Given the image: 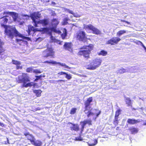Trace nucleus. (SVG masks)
<instances>
[{
  "instance_id": "nucleus-1",
  "label": "nucleus",
  "mask_w": 146,
  "mask_h": 146,
  "mask_svg": "<svg viewBox=\"0 0 146 146\" xmlns=\"http://www.w3.org/2000/svg\"><path fill=\"white\" fill-rule=\"evenodd\" d=\"M5 34L7 37L12 39L14 36H19L22 38L23 39H26L28 40H30V38L23 36L22 34L19 33L15 27L11 26H7L5 25Z\"/></svg>"
},
{
  "instance_id": "nucleus-2",
  "label": "nucleus",
  "mask_w": 146,
  "mask_h": 146,
  "mask_svg": "<svg viewBox=\"0 0 146 146\" xmlns=\"http://www.w3.org/2000/svg\"><path fill=\"white\" fill-rule=\"evenodd\" d=\"M40 14L38 12H35L30 15V17L34 23V25L35 27H38V24L41 25L43 27L46 26L48 24L49 19L48 18H44L38 21H36V19L40 18Z\"/></svg>"
},
{
  "instance_id": "nucleus-3",
  "label": "nucleus",
  "mask_w": 146,
  "mask_h": 146,
  "mask_svg": "<svg viewBox=\"0 0 146 146\" xmlns=\"http://www.w3.org/2000/svg\"><path fill=\"white\" fill-rule=\"evenodd\" d=\"M94 48L93 44H90L88 45H84L81 47L77 53V55L79 56H82L85 58L88 59L90 58V54L91 51Z\"/></svg>"
},
{
  "instance_id": "nucleus-4",
  "label": "nucleus",
  "mask_w": 146,
  "mask_h": 146,
  "mask_svg": "<svg viewBox=\"0 0 146 146\" xmlns=\"http://www.w3.org/2000/svg\"><path fill=\"white\" fill-rule=\"evenodd\" d=\"M30 81V77L28 74L26 73H22L21 75L18 76L17 82L18 83H23V87L27 88L28 87H31L33 86V82H29Z\"/></svg>"
},
{
  "instance_id": "nucleus-5",
  "label": "nucleus",
  "mask_w": 146,
  "mask_h": 146,
  "mask_svg": "<svg viewBox=\"0 0 146 146\" xmlns=\"http://www.w3.org/2000/svg\"><path fill=\"white\" fill-rule=\"evenodd\" d=\"M93 98L92 97H90L87 98L86 101L84 102L85 110L84 111L86 114H87V117H89L91 116H93L95 114L92 111V108L90 106L91 105L90 103L92 102Z\"/></svg>"
},
{
  "instance_id": "nucleus-6",
  "label": "nucleus",
  "mask_w": 146,
  "mask_h": 146,
  "mask_svg": "<svg viewBox=\"0 0 146 146\" xmlns=\"http://www.w3.org/2000/svg\"><path fill=\"white\" fill-rule=\"evenodd\" d=\"M24 135L26 137L27 140L29 141L31 143L35 146H40L42 144L41 142L40 141L36 140L34 136L30 134L29 132L24 133Z\"/></svg>"
},
{
  "instance_id": "nucleus-7",
  "label": "nucleus",
  "mask_w": 146,
  "mask_h": 146,
  "mask_svg": "<svg viewBox=\"0 0 146 146\" xmlns=\"http://www.w3.org/2000/svg\"><path fill=\"white\" fill-rule=\"evenodd\" d=\"M48 44L46 45L47 48L43 51V53L44 55L43 57L44 58H47L48 57H51L52 58H54L55 56V52L53 48L51 46L47 47Z\"/></svg>"
},
{
  "instance_id": "nucleus-8",
  "label": "nucleus",
  "mask_w": 146,
  "mask_h": 146,
  "mask_svg": "<svg viewBox=\"0 0 146 146\" xmlns=\"http://www.w3.org/2000/svg\"><path fill=\"white\" fill-rule=\"evenodd\" d=\"M76 38L80 41L85 42L87 40L86 34L85 32L83 31H78L76 34Z\"/></svg>"
},
{
  "instance_id": "nucleus-9",
  "label": "nucleus",
  "mask_w": 146,
  "mask_h": 146,
  "mask_svg": "<svg viewBox=\"0 0 146 146\" xmlns=\"http://www.w3.org/2000/svg\"><path fill=\"white\" fill-rule=\"evenodd\" d=\"M84 28L85 29H87L92 31V33L96 35H100L101 34V32L99 30L90 24L84 26Z\"/></svg>"
},
{
  "instance_id": "nucleus-10",
  "label": "nucleus",
  "mask_w": 146,
  "mask_h": 146,
  "mask_svg": "<svg viewBox=\"0 0 146 146\" xmlns=\"http://www.w3.org/2000/svg\"><path fill=\"white\" fill-rule=\"evenodd\" d=\"M87 124H88L89 126L92 125V121L90 119H87L80 122V124L81 125L80 131V134L82 133L84 131L85 126Z\"/></svg>"
},
{
  "instance_id": "nucleus-11",
  "label": "nucleus",
  "mask_w": 146,
  "mask_h": 146,
  "mask_svg": "<svg viewBox=\"0 0 146 146\" xmlns=\"http://www.w3.org/2000/svg\"><path fill=\"white\" fill-rule=\"evenodd\" d=\"M121 40V39L119 37H113L108 40L106 43V44H109L111 45H114L118 44V42Z\"/></svg>"
},
{
  "instance_id": "nucleus-12",
  "label": "nucleus",
  "mask_w": 146,
  "mask_h": 146,
  "mask_svg": "<svg viewBox=\"0 0 146 146\" xmlns=\"http://www.w3.org/2000/svg\"><path fill=\"white\" fill-rule=\"evenodd\" d=\"M59 22L58 19L56 18L53 19L51 20V25L52 27L51 28V30L54 32L56 31V28L59 24Z\"/></svg>"
},
{
  "instance_id": "nucleus-13",
  "label": "nucleus",
  "mask_w": 146,
  "mask_h": 146,
  "mask_svg": "<svg viewBox=\"0 0 146 146\" xmlns=\"http://www.w3.org/2000/svg\"><path fill=\"white\" fill-rule=\"evenodd\" d=\"M92 62L94 65L96 69L100 65L102 60L100 58H96L93 60Z\"/></svg>"
},
{
  "instance_id": "nucleus-14",
  "label": "nucleus",
  "mask_w": 146,
  "mask_h": 146,
  "mask_svg": "<svg viewBox=\"0 0 146 146\" xmlns=\"http://www.w3.org/2000/svg\"><path fill=\"white\" fill-rule=\"evenodd\" d=\"M43 63H47L48 64H59L60 65V66H64L65 68H68V66L66 65L64 63H60V62H56V61H44V62H43Z\"/></svg>"
},
{
  "instance_id": "nucleus-15",
  "label": "nucleus",
  "mask_w": 146,
  "mask_h": 146,
  "mask_svg": "<svg viewBox=\"0 0 146 146\" xmlns=\"http://www.w3.org/2000/svg\"><path fill=\"white\" fill-rule=\"evenodd\" d=\"M12 64L16 66L17 69H22L23 68L22 66L21 65V63L20 61L13 59L12 60Z\"/></svg>"
},
{
  "instance_id": "nucleus-16",
  "label": "nucleus",
  "mask_w": 146,
  "mask_h": 146,
  "mask_svg": "<svg viewBox=\"0 0 146 146\" xmlns=\"http://www.w3.org/2000/svg\"><path fill=\"white\" fill-rule=\"evenodd\" d=\"M68 124L72 125V126L70 127L71 131H77L80 130L79 126L78 124L73 123L71 122H68Z\"/></svg>"
},
{
  "instance_id": "nucleus-17",
  "label": "nucleus",
  "mask_w": 146,
  "mask_h": 146,
  "mask_svg": "<svg viewBox=\"0 0 146 146\" xmlns=\"http://www.w3.org/2000/svg\"><path fill=\"white\" fill-rule=\"evenodd\" d=\"M140 122L139 119H135L129 118L127 121V122L130 125H134L139 123Z\"/></svg>"
},
{
  "instance_id": "nucleus-18",
  "label": "nucleus",
  "mask_w": 146,
  "mask_h": 146,
  "mask_svg": "<svg viewBox=\"0 0 146 146\" xmlns=\"http://www.w3.org/2000/svg\"><path fill=\"white\" fill-rule=\"evenodd\" d=\"M72 45L71 42H65L63 45L64 48L65 49L69 51L72 50Z\"/></svg>"
},
{
  "instance_id": "nucleus-19",
  "label": "nucleus",
  "mask_w": 146,
  "mask_h": 146,
  "mask_svg": "<svg viewBox=\"0 0 146 146\" xmlns=\"http://www.w3.org/2000/svg\"><path fill=\"white\" fill-rule=\"evenodd\" d=\"M86 67L87 69L89 70H93L96 69L92 62L86 65Z\"/></svg>"
},
{
  "instance_id": "nucleus-20",
  "label": "nucleus",
  "mask_w": 146,
  "mask_h": 146,
  "mask_svg": "<svg viewBox=\"0 0 146 146\" xmlns=\"http://www.w3.org/2000/svg\"><path fill=\"white\" fill-rule=\"evenodd\" d=\"M125 101L126 104L128 106L132 107V103L130 98L128 97L125 98Z\"/></svg>"
},
{
  "instance_id": "nucleus-21",
  "label": "nucleus",
  "mask_w": 146,
  "mask_h": 146,
  "mask_svg": "<svg viewBox=\"0 0 146 146\" xmlns=\"http://www.w3.org/2000/svg\"><path fill=\"white\" fill-rule=\"evenodd\" d=\"M42 91L40 90H33V92L35 94L37 97H39L41 96Z\"/></svg>"
},
{
  "instance_id": "nucleus-22",
  "label": "nucleus",
  "mask_w": 146,
  "mask_h": 146,
  "mask_svg": "<svg viewBox=\"0 0 146 146\" xmlns=\"http://www.w3.org/2000/svg\"><path fill=\"white\" fill-rule=\"evenodd\" d=\"M97 141L96 139H91L88 142V144L90 146H92L95 145L97 143Z\"/></svg>"
},
{
  "instance_id": "nucleus-23",
  "label": "nucleus",
  "mask_w": 146,
  "mask_h": 146,
  "mask_svg": "<svg viewBox=\"0 0 146 146\" xmlns=\"http://www.w3.org/2000/svg\"><path fill=\"white\" fill-rule=\"evenodd\" d=\"M129 130L132 134H134L138 132V129L135 128L131 127L129 128Z\"/></svg>"
},
{
  "instance_id": "nucleus-24",
  "label": "nucleus",
  "mask_w": 146,
  "mask_h": 146,
  "mask_svg": "<svg viewBox=\"0 0 146 146\" xmlns=\"http://www.w3.org/2000/svg\"><path fill=\"white\" fill-rule=\"evenodd\" d=\"M11 16L14 21H15L18 17V14L15 12H12Z\"/></svg>"
},
{
  "instance_id": "nucleus-25",
  "label": "nucleus",
  "mask_w": 146,
  "mask_h": 146,
  "mask_svg": "<svg viewBox=\"0 0 146 146\" xmlns=\"http://www.w3.org/2000/svg\"><path fill=\"white\" fill-rule=\"evenodd\" d=\"M63 33L61 34V36L62 39H64L67 35V31L66 29H63Z\"/></svg>"
},
{
  "instance_id": "nucleus-26",
  "label": "nucleus",
  "mask_w": 146,
  "mask_h": 146,
  "mask_svg": "<svg viewBox=\"0 0 146 146\" xmlns=\"http://www.w3.org/2000/svg\"><path fill=\"white\" fill-rule=\"evenodd\" d=\"M107 54V52L104 50H102L99 52L98 53V55H102L103 56H106Z\"/></svg>"
},
{
  "instance_id": "nucleus-27",
  "label": "nucleus",
  "mask_w": 146,
  "mask_h": 146,
  "mask_svg": "<svg viewBox=\"0 0 146 146\" xmlns=\"http://www.w3.org/2000/svg\"><path fill=\"white\" fill-rule=\"evenodd\" d=\"M126 32L125 30H120L117 33V35L118 36H120L122 35L125 33Z\"/></svg>"
},
{
  "instance_id": "nucleus-28",
  "label": "nucleus",
  "mask_w": 146,
  "mask_h": 146,
  "mask_svg": "<svg viewBox=\"0 0 146 146\" xmlns=\"http://www.w3.org/2000/svg\"><path fill=\"white\" fill-rule=\"evenodd\" d=\"M4 43L2 42L1 44H0V55H2L4 54L5 50L3 48L2 44H3Z\"/></svg>"
},
{
  "instance_id": "nucleus-29",
  "label": "nucleus",
  "mask_w": 146,
  "mask_h": 146,
  "mask_svg": "<svg viewBox=\"0 0 146 146\" xmlns=\"http://www.w3.org/2000/svg\"><path fill=\"white\" fill-rule=\"evenodd\" d=\"M118 117H114V119L113 121V124L115 126H117L119 123Z\"/></svg>"
},
{
  "instance_id": "nucleus-30",
  "label": "nucleus",
  "mask_w": 146,
  "mask_h": 146,
  "mask_svg": "<svg viewBox=\"0 0 146 146\" xmlns=\"http://www.w3.org/2000/svg\"><path fill=\"white\" fill-rule=\"evenodd\" d=\"M126 72V70L123 68L119 69L117 71V74H121Z\"/></svg>"
},
{
  "instance_id": "nucleus-31",
  "label": "nucleus",
  "mask_w": 146,
  "mask_h": 146,
  "mask_svg": "<svg viewBox=\"0 0 146 146\" xmlns=\"http://www.w3.org/2000/svg\"><path fill=\"white\" fill-rule=\"evenodd\" d=\"M121 110L120 109L117 110L115 112L114 117H118L119 115L121 114Z\"/></svg>"
},
{
  "instance_id": "nucleus-32",
  "label": "nucleus",
  "mask_w": 146,
  "mask_h": 146,
  "mask_svg": "<svg viewBox=\"0 0 146 146\" xmlns=\"http://www.w3.org/2000/svg\"><path fill=\"white\" fill-rule=\"evenodd\" d=\"M41 32H43L44 33H47L49 31V29L47 27L42 28L40 29Z\"/></svg>"
},
{
  "instance_id": "nucleus-33",
  "label": "nucleus",
  "mask_w": 146,
  "mask_h": 146,
  "mask_svg": "<svg viewBox=\"0 0 146 146\" xmlns=\"http://www.w3.org/2000/svg\"><path fill=\"white\" fill-rule=\"evenodd\" d=\"M77 109L76 108H72L70 111V114L71 115H73L75 114L76 111Z\"/></svg>"
},
{
  "instance_id": "nucleus-34",
  "label": "nucleus",
  "mask_w": 146,
  "mask_h": 146,
  "mask_svg": "<svg viewBox=\"0 0 146 146\" xmlns=\"http://www.w3.org/2000/svg\"><path fill=\"white\" fill-rule=\"evenodd\" d=\"M31 31H33L34 32H35L36 31L41 32L40 29H35L33 27H32L31 28Z\"/></svg>"
},
{
  "instance_id": "nucleus-35",
  "label": "nucleus",
  "mask_w": 146,
  "mask_h": 146,
  "mask_svg": "<svg viewBox=\"0 0 146 146\" xmlns=\"http://www.w3.org/2000/svg\"><path fill=\"white\" fill-rule=\"evenodd\" d=\"M2 18H1V19ZM3 19H2V22L3 23V24H6L7 23L8 21V19L7 18H2Z\"/></svg>"
},
{
  "instance_id": "nucleus-36",
  "label": "nucleus",
  "mask_w": 146,
  "mask_h": 146,
  "mask_svg": "<svg viewBox=\"0 0 146 146\" xmlns=\"http://www.w3.org/2000/svg\"><path fill=\"white\" fill-rule=\"evenodd\" d=\"M33 72L35 74H38L41 73L42 72L40 70L36 69H35L33 71Z\"/></svg>"
},
{
  "instance_id": "nucleus-37",
  "label": "nucleus",
  "mask_w": 146,
  "mask_h": 146,
  "mask_svg": "<svg viewBox=\"0 0 146 146\" xmlns=\"http://www.w3.org/2000/svg\"><path fill=\"white\" fill-rule=\"evenodd\" d=\"M65 74L66 75L65 77L68 80H70L72 76L70 74H68L66 73V74Z\"/></svg>"
},
{
  "instance_id": "nucleus-38",
  "label": "nucleus",
  "mask_w": 146,
  "mask_h": 146,
  "mask_svg": "<svg viewBox=\"0 0 146 146\" xmlns=\"http://www.w3.org/2000/svg\"><path fill=\"white\" fill-rule=\"evenodd\" d=\"M101 113V111H99L98 112L95 114L96 115V117H93V119L94 121H95L96 120L97 117H98V115L100 114Z\"/></svg>"
},
{
  "instance_id": "nucleus-39",
  "label": "nucleus",
  "mask_w": 146,
  "mask_h": 146,
  "mask_svg": "<svg viewBox=\"0 0 146 146\" xmlns=\"http://www.w3.org/2000/svg\"><path fill=\"white\" fill-rule=\"evenodd\" d=\"M33 70V68L32 67L28 68L26 69V71L27 72H32Z\"/></svg>"
},
{
  "instance_id": "nucleus-40",
  "label": "nucleus",
  "mask_w": 146,
  "mask_h": 146,
  "mask_svg": "<svg viewBox=\"0 0 146 146\" xmlns=\"http://www.w3.org/2000/svg\"><path fill=\"white\" fill-rule=\"evenodd\" d=\"M42 76L41 75H40L39 76H35L36 77V78L35 79L34 81H36L39 79H40L41 77Z\"/></svg>"
},
{
  "instance_id": "nucleus-41",
  "label": "nucleus",
  "mask_w": 146,
  "mask_h": 146,
  "mask_svg": "<svg viewBox=\"0 0 146 146\" xmlns=\"http://www.w3.org/2000/svg\"><path fill=\"white\" fill-rule=\"evenodd\" d=\"M12 12L4 11L3 13V15H11Z\"/></svg>"
},
{
  "instance_id": "nucleus-42",
  "label": "nucleus",
  "mask_w": 146,
  "mask_h": 146,
  "mask_svg": "<svg viewBox=\"0 0 146 146\" xmlns=\"http://www.w3.org/2000/svg\"><path fill=\"white\" fill-rule=\"evenodd\" d=\"M82 139L81 137V135H80L78 137H76L75 138V140L77 141H81L82 140Z\"/></svg>"
},
{
  "instance_id": "nucleus-43",
  "label": "nucleus",
  "mask_w": 146,
  "mask_h": 146,
  "mask_svg": "<svg viewBox=\"0 0 146 146\" xmlns=\"http://www.w3.org/2000/svg\"><path fill=\"white\" fill-rule=\"evenodd\" d=\"M134 42L137 44L139 45V44H140L141 45H142V44H143V43H142L139 40H137L136 41H135Z\"/></svg>"
},
{
  "instance_id": "nucleus-44",
  "label": "nucleus",
  "mask_w": 146,
  "mask_h": 146,
  "mask_svg": "<svg viewBox=\"0 0 146 146\" xmlns=\"http://www.w3.org/2000/svg\"><path fill=\"white\" fill-rule=\"evenodd\" d=\"M120 21H121V22H125L130 25H131V23L130 22H129L127 21H125L124 20H122V19H121L120 20Z\"/></svg>"
},
{
  "instance_id": "nucleus-45",
  "label": "nucleus",
  "mask_w": 146,
  "mask_h": 146,
  "mask_svg": "<svg viewBox=\"0 0 146 146\" xmlns=\"http://www.w3.org/2000/svg\"><path fill=\"white\" fill-rule=\"evenodd\" d=\"M21 16L23 17H26L27 19H28L29 17V16L28 15L23 14Z\"/></svg>"
},
{
  "instance_id": "nucleus-46",
  "label": "nucleus",
  "mask_w": 146,
  "mask_h": 146,
  "mask_svg": "<svg viewBox=\"0 0 146 146\" xmlns=\"http://www.w3.org/2000/svg\"><path fill=\"white\" fill-rule=\"evenodd\" d=\"M66 11L68 12L69 13L72 14V15L74 14V13L73 11H72L70 10V9H66Z\"/></svg>"
},
{
  "instance_id": "nucleus-47",
  "label": "nucleus",
  "mask_w": 146,
  "mask_h": 146,
  "mask_svg": "<svg viewBox=\"0 0 146 146\" xmlns=\"http://www.w3.org/2000/svg\"><path fill=\"white\" fill-rule=\"evenodd\" d=\"M66 72H58V74H59V75H64V74H66Z\"/></svg>"
},
{
  "instance_id": "nucleus-48",
  "label": "nucleus",
  "mask_w": 146,
  "mask_h": 146,
  "mask_svg": "<svg viewBox=\"0 0 146 146\" xmlns=\"http://www.w3.org/2000/svg\"><path fill=\"white\" fill-rule=\"evenodd\" d=\"M16 41L19 44V42H20L21 41L23 42V40L22 39H16Z\"/></svg>"
},
{
  "instance_id": "nucleus-49",
  "label": "nucleus",
  "mask_w": 146,
  "mask_h": 146,
  "mask_svg": "<svg viewBox=\"0 0 146 146\" xmlns=\"http://www.w3.org/2000/svg\"><path fill=\"white\" fill-rule=\"evenodd\" d=\"M69 20V19L67 18H65L64 21H66V23H64V24L65 25H66L68 23V22H67V21Z\"/></svg>"
},
{
  "instance_id": "nucleus-50",
  "label": "nucleus",
  "mask_w": 146,
  "mask_h": 146,
  "mask_svg": "<svg viewBox=\"0 0 146 146\" xmlns=\"http://www.w3.org/2000/svg\"><path fill=\"white\" fill-rule=\"evenodd\" d=\"M73 16L76 17H80L78 15H76L74 13V14H73Z\"/></svg>"
},
{
  "instance_id": "nucleus-51",
  "label": "nucleus",
  "mask_w": 146,
  "mask_h": 146,
  "mask_svg": "<svg viewBox=\"0 0 146 146\" xmlns=\"http://www.w3.org/2000/svg\"><path fill=\"white\" fill-rule=\"evenodd\" d=\"M4 125H5L3 123H2L0 122V126L2 127H3L4 126Z\"/></svg>"
},
{
  "instance_id": "nucleus-52",
  "label": "nucleus",
  "mask_w": 146,
  "mask_h": 146,
  "mask_svg": "<svg viewBox=\"0 0 146 146\" xmlns=\"http://www.w3.org/2000/svg\"><path fill=\"white\" fill-rule=\"evenodd\" d=\"M9 17L8 15H5L3 17H2V18H3L4 17V18H6L7 17Z\"/></svg>"
},
{
  "instance_id": "nucleus-53",
  "label": "nucleus",
  "mask_w": 146,
  "mask_h": 146,
  "mask_svg": "<svg viewBox=\"0 0 146 146\" xmlns=\"http://www.w3.org/2000/svg\"><path fill=\"white\" fill-rule=\"evenodd\" d=\"M57 33L59 34H60L61 33V31L60 30H58L57 31Z\"/></svg>"
},
{
  "instance_id": "nucleus-54",
  "label": "nucleus",
  "mask_w": 146,
  "mask_h": 146,
  "mask_svg": "<svg viewBox=\"0 0 146 146\" xmlns=\"http://www.w3.org/2000/svg\"><path fill=\"white\" fill-rule=\"evenodd\" d=\"M131 109L132 110H137V109L136 108H132Z\"/></svg>"
},
{
  "instance_id": "nucleus-55",
  "label": "nucleus",
  "mask_w": 146,
  "mask_h": 146,
  "mask_svg": "<svg viewBox=\"0 0 146 146\" xmlns=\"http://www.w3.org/2000/svg\"><path fill=\"white\" fill-rule=\"evenodd\" d=\"M119 128V127H117L116 128V130H118Z\"/></svg>"
},
{
  "instance_id": "nucleus-56",
  "label": "nucleus",
  "mask_w": 146,
  "mask_h": 146,
  "mask_svg": "<svg viewBox=\"0 0 146 146\" xmlns=\"http://www.w3.org/2000/svg\"><path fill=\"white\" fill-rule=\"evenodd\" d=\"M61 43H62V42H59V44L60 45H61Z\"/></svg>"
},
{
  "instance_id": "nucleus-57",
  "label": "nucleus",
  "mask_w": 146,
  "mask_h": 146,
  "mask_svg": "<svg viewBox=\"0 0 146 146\" xmlns=\"http://www.w3.org/2000/svg\"><path fill=\"white\" fill-rule=\"evenodd\" d=\"M22 24H23V23H20V25H22Z\"/></svg>"
},
{
  "instance_id": "nucleus-58",
  "label": "nucleus",
  "mask_w": 146,
  "mask_h": 146,
  "mask_svg": "<svg viewBox=\"0 0 146 146\" xmlns=\"http://www.w3.org/2000/svg\"><path fill=\"white\" fill-rule=\"evenodd\" d=\"M66 21H64V23H66Z\"/></svg>"
},
{
  "instance_id": "nucleus-59",
  "label": "nucleus",
  "mask_w": 146,
  "mask_h": 146,
  "mask_svg": "<svg viewBox=\"0 0 146 146\" xmlns=\"http://www.w3.org/2000/svg\"><path fill=\"white\" fill-rule=\"evenodd\" d=\"M95 110L96 111H98V110H97V109H95Z\"/></svg>"
},
{
  "instance_id": "nucleus-60",
  "label": "nucleus",
  "mask_w": 146,
  "mask_h": 146,
  "mask_svg": "<svg viewBox=\"0 0 146 146\" xmlns=\"http://www.w3.org/2000/svg\"><path fill=\"white\" fill-rule=\"evenodd\" d=\"M43 77H45V76H43Z\"/></svg>"
}]
</instances>
